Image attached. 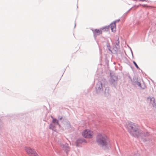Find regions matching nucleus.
<instances>
[{
    "instance_id": "1",
    "label": "nucleus",
    "mask_w": 156,
    "mask_h": 156,
    "mask_svg": "<svg viewBox=\"0 0 156 156\" xmlns=\"http://www.w3.org/2000/svg\"><path fill=\"white\" fill-rule=\"evenodd\" d=\"M108 137L106 135L102 133H99L97 136L96 142L100 146H105L108 144Z\"/></svg>"
},
{
    "instance_id": "2",
    "label": "nucleus",
    "mask_w": 156,
    "mask_h": 156,
    "mask_svg": "<svg viewBox=\"0 0 156 156\" xmlns=\"http://www.w3.org/2000/svg\"><path fill=\"white\" fill-rule=\"evenodd\" d=\"M129 133L134 137H138L141 136V132L138 129V126L134 123H130L128 126Z\"/></svg>"
},
{
    "instance_id": "3",
    "label": "nucleus",
    "mask_w": 156,
    "mask_h": 156,
    "mask_svg": "<svg viewBox=\"0 0 156 156\" xmlns=\"http://www.w3.org/2000/svg\"><path fill=\"white\" fill-rule=\"evenodd\" d=\"M24 151L29 156H39L35 150L30 147H24Z\"/></svg>"
},
{
    "instance_id": "4",
    "label": "nucleus",
    "mask_w": 156,
    "mask_h": 156,
    "mask_svg": "<svg viewBox=\"0 0 156 156\" xmlns=\"http://www.w3.org/2000/svg\"><path fill=\"white\" fill-rule=\"evenodd\" d=\"M94 135L93 132L89 129H85L82 133V136L87 139H91L94 137Z\"/></svg>"
},
{
    "instance_id": "5",
    "label": "nucleus",
    "mask_w": 156,
    "mask_h": 156,
    "mask_svg": "<svg viewBox=\"0 0 156 156\" xmlns=\"http://www.w3.org/2000/svg\"><path fill=\"white\" fill-rule=\"evenodd\" d=\"M109 29V27L106 26L105 27H102L100 29H96L93 30V32L94 34L95 35L101 34L103 31H108Z\"/></svg>"
},
{
    "instance_id": "6",
    "label": "nucleus",
    "mask_w": 156,
    "mask_h": 156,
    "mask_svg": "<svg viewBox=\"0 0 156 156\" xmlns=\"http://www.w3.org/2000/svg\"><path fill=\"white\" fill-rule=\"evenodd\" d=\"M61 146L63 150L66 151H68L70 150V148L68 146V144L67 143L62 144L61 145Z\"/></svg>"
},
{
    "instance_id": "7",
    "label": "nucleus",
    "mask_w": 156,
    "mask_h": 156,
    "mask_svg": "<svg viewBox=\"0 0 156 156\" xmlns=\"http://www.w3.org/2000/svg\"><path fill=\"white\" fill-rule=\"evenodd\" d=\"M110 27L112 32H115L116 30V25L115 22L112 23L110 25Z\"/></svg>"
},
{
    "instance_id": "8",
    "label": "nucleus",
    "mask_w": 156,
    "mask_h": 156,
    "mask_svg": "<svg viewBox=\"0 0 156 156\" xmlns=\"http://www.w3.org/2000/svg\"><path fill=\"white\" fill-rule=\"evenodd\" d=\"M51 118L53 119L52 122L53 123H56L57 125H59L58 121L57 119L54 118L52 116H51Z\"/></svg>"
},
{
    "instance_id": "9",
    "label": "nucleus",
    "mask_w": 156,
    "mask_h": 156,
    "mask_svg": "<svg viewBox=\"0 0 156 156\" xmlns=\"http://www.w3.org/2000/svg\"><path fill=\"white\" fill-rule=\"evenodd\" d=\"M119 48V46H117L115 45V47H114L113 49L115 51H117Z\"/></svg>"
},
{
    "instance_id": "10",
    "label": "nucleus",
    "mask_w": 156,
    "mask_h": 156,
    "mask_svg": "<svg viewBox=\"0 0 156 156\" xmlns=\"http://www.w3.org/2000/svg\"><path fill=\"white\" fill-rule=\"evenodd\" d=\"M55 127V126L53 125L52 124H51L50 125V128L53 130H54Z\"/></svg>"
},
{
    "instance_id": "11",
    "label": "nucleus",
    "mask_w": 156,
    "mask_h": 156,
    "mask_svg": "<svg viewBox=\"0 0 156 156\" xmlns=\"http://www.w3.org/2000/svg\"><path fill=\"white\" fill-rule=\"evenodd\" d=\"M133 62L134 63V64L135 65V66H136V67L137 68L139 69V67L138 66L137 64H136V62L135 61H133Z\"/></svg>"
},
{
    "instance_id": "12",
    "label": "nucleus",
    "mask_w": 156,
    "mask_h": 156,
    "mask_svg": "<svg viewBox=\"0 0 156 156\" xmlns=\"http://www.w3.org/2000/svg\"><path fill=\"white\" fill-rule=\"evenodd\" d=\"M116 45H117V46H119V39L117 40V41H116L115 43Z\"/></svg>"
},
{
    "instance_id": "13",
    "label": "nucleus",
    "mask_w": 156,
    "mask_h": 156,
    "mask_svg": "<svg viewBox=\"0 0 156 156\" xmlns=\"http://www.w3.org/2000/svg\"><path fill=\"white\" fill-rule=\"evenodd\" d=\"M107 46V47H108V48L110 50V45L109 44H108Z\"/></svg>"
},
{
    "instance_id": "14",
    "label": "nucleus",
    "mask_w": 156,
    "mask_h": 156,
    "mask_svg": "<svg viewBox=\"0 0 156 156\" xmlns=\"http://www.w3.org/2000/svg\"><path fill=\"white\" fill-rule=\"evenodd\" d=\"M142 6H143V7H145V6H147V7H152L151 6H146V5H142Z\"/></svg>"
},
{
    "instance_id": "15",
    "label": "nucleus",
    "mask_w": 156,
    "mask_h": 156,
    "mask_svg": "<svg viewBox=\"0 0 156 156\" xmlns=\"http://www.w3.org/2000/svg\"><path fill=\"white\" fill-rule=\"evenodd\" d=\"M81 140H78L77 141H76V142L77 143H78V142H81Z\"/></svg>"
},
{
    "instance_id": "16",
    "label": "nucleus",
    "mask_w": 156,
    "mask_h": 156,
    "mask_svg": "<svg viewBox=\"0 0 156 156\" xmlns=\"http://www.w3.org/2000/svg\"><path fill=\"white\" fill-rule=\"evenodd\" d=\"M139 1L142 2H144L146 1V0H139Z\"/></svg>"
},
{
    "instance_id": "17",
    "label": "nucleus",
    "mask_w": 156,
    "mask_h": 156,
    "mask_svg": "<svg viewBox=\"0 0 156 156\" xmlns=\"http://www.w3.org/2000/svg\"><path fill=\"white\" fill-rule=\"evenodd\" d=\"M134 156H140V155L139 154H136V155H134Z\"/></svg>"
},
{
    "instance_id": "18",
    "label": "nucleus",
    "mask_w": 156,
    "mask_h": 156,
    "mask_svg": "<svg viewBox=\"0 0 156 156\" xmlns=\"http://www.w3.org/2000/svg\"><path fill=\"white\" fill-rule=\"evenodd\" d=\"M151 100H153V101H154V98H151Z\"/></svg>"
}]
</instances>
